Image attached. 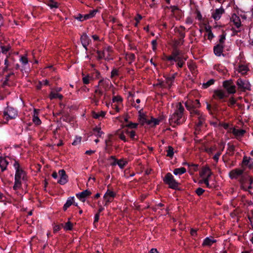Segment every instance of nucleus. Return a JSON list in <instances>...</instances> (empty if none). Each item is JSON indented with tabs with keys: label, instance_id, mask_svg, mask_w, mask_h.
Listing matches in <instances>:
<instances>
[{
	"label": "nucleus",
	"instance_id": "obj_1",
	"mask_svg": "<svg viewBox=\"0 0 253 253\" xmlns=\"http://www.w3.org/2000/svg\"><path fill=\"white\" fill-rule=\"evenodd\" d=\"M13 166L16 169L15 183L13 186V189L16 190L21 186V178H24L25 173L24 171L20 168V165L17 162L15 161Z\"/></svg>",
	"mask_w": 253,
	"mask_h": 253
},
{
	"label": "nucleus",
	"instance_id": "obj_2",
	"mask_svg": "<svg viewBox=\"0 0 253 253\" xmlns=\"http://www.w3.org/2000/svg\"><path fill=\"white\" fill-rule=\"evenodd\" d=\"M163 180L165 183L169 185V188L173 189L178 188V183L174 179L173 175L170 173H167Z\"/></svg>",
	"mask_w": 253,
	"mask_h": 253
},
{
	"label": "nucleus",
	"instance_id": "obj_3",
	"mask_svg": "<svg viewBox=\"0 0 253 253\" xmlns=\"http://www.w3.org/2000/svg\"><path fill=\"white\" fill-rule=\"evenodd\" d=\"M182 116L179 115L177 113H173L169 119V122L170 125L175 126V125H178L182 124L184 122V120L182 119Z\"/></svg>",
	"mask_w": 253,
	"mask_h": 253
},
{
	"label": "nucleus",
	"instance_id": "obj_4",
	"mask_svg": "<svg viewBox=\"0 0 253 253\" xmlns=\"http://www.w3.org/2000/svg\"><path fill=\"white\" fill-rule=\"evenodd\" d=\"M238 88L242 90H251V85L250 83L247 80H243L239 79L236 82Z\"/></svg>",
	"mask_w": 253,
	"mask_h": 253
},
{
	"label": "nucleus",
	"instance_id": "obj_5",
	"mask_svg": "<svg viewBox=\"0 0 253 253\" xmlns=\"http://www.w3.org/2000/svg\"><path fill=\"white\" fill-rule=\"evenodd\" d=\"M4 116L6 119H14L17 116V113L16 110L11 107H7L3 112Z\"/></svg>",
	"mask_w": 253,
	"mask_h": 253
},
{
	"label": "nucleus",
	"instance_id": "obj_6",
	"mask_svg": "<svg viewBox=\"0 0 253 253\" xmlns=\"http://www.w3.org/2000/svg\"><path fill=\"white\" fill-rule=\"evenodd\" d=\"M183 57L181 51L179 50L177 48H173L171 55L166 56V58L169 61H172V60L175 59V58Z\"/></svg>",
	"mask_w": 253,
	"mask_h": 253
},
{
	"label": "nucleus",
	"instance_id": "obj_7",
	"mask_svg": "<svg viewBox=\"0 0 253 253\" xmlns=\"http://www.w3.org/2000/svg\"><path fill=\"white\" fill-rule=\"evenodd\" d=\"M95 87V91H94L95 94L94 95L93 101L95 103V104L97 105L99 99L101 98V96L103 94V92L99 88V85H97Z\"/></svg>",
	"mask_w": 253,
	"mask_h": 253
},
{
	"label": "nucleus",
	"instance_id": "obj_8",
	"mask_svg": "<svg viewBox=\"0 0 253 253\" xmlns=\"http://www.w3.org/2000/svg\"><path fill=\"white\" fill-rule=\"evenodd\" d=\"M116 193L113 191L108 190L104 195V199L105 201V206H107L109 203L112 201L113 198L115 197Z\"/></svg>",
	"mask_w": 253,
	"mask_h": 253
},
{
	"label": "nucleus",
	"instance_id": "obj_9",
	"mask_svg": "<svg viewBox=\"0 0 253 253\" xmlns=\"http://www.w3.org/2000/svg\"><path fill=\"white\" fill-rule=\"evenodd\" d=\"M185 104L186 109L190 111L191 116L192 117H195L197 118L198 117H199V116H201V115H202V114L200 113V112L199 111L195 109V108L191 107V105L189 104L188 102H185Z\"/></svg>",
	"mask_w": 253,
	"mask_h": 253
},
{
	"label": "nucleus",
	"instance_id": "obj_10",
	"mask_svg": "<svg viewBox=\"0 0 253 253\" xmlns=\"http://www.w3.org/2000/svg\"><path fill=\"white\" fill-rule=\"evenodd\" d=\"M244 173V170L236 169L232 170L229 172V177L231 179H236L239 176H241Z\"/></svg>",
	"mask_w": 253,
	"mask_h": 253
},
{
	"label": "nucleus",
	"instance_id": "obj_11",
	"mask_svg": "<svg viewBox=\"0 0 253 253\" xmlns=\"http://www.w3.org/2000/svg\"><path fill=\"white\" fill-rule=\"evenodd\" d=\"M207 173H208V175L204 179V183L206 185L207 187L209 186V178L212 174V172L211 169L209 167H205L203 169L202 171V174L205 175Z\"/></svg>",
	"mask_w": 253,
	"mask_h": 253
},
{
	"label": "nucleus",
	"instance_id": "obj_12",
	"mask_svg": "<svg viewBox=\"0 0 253 253\" xmlns=\"http://www.w3.org/2000/svg\"><path fill=\"white\" fill-rule=\"evenodd\" d=\"M58 173L60 177L58 181V183L61 185L65 184L68 181V176L66 174L65 171L64 169H61L59 171Z\"/></svg>",
	"mask_w": 253,
	"mask_h": 253
},
{
	"label": "nucleus",
	"instance_id": "obj_13",
	"mask_svg": "<svg viewBox=\"0 0 253 253\" xmlns=\"http://www.w3.org/2000/svg\"><path fill=\"white\" fill-rule=\"evenodd\" d=\"M81 41L84 47L87 50V46L89 44L90 40L86 33H84L81 36Z\"/></svg>",
	"mask_w": 253,
	"mask_h": 253
},
{
	"label": "nucleus",
	"instance_id": "obj_14",
	"mask_svg": "<svg viewBox=\"0 0 253 253\" xmlns=\"http://www.w3.org/2000/svg\"><path fill=\"white\" fill-rule=\"evenodd\" d=\"M91 194V192L88 190H85L81 193L76 194V197L83 202H84L85 198L90 195Z\"/></svg>",
	"mask_w": 253,
	"mask_h": 253
},
{
	"label": "nucleus",
	"instance_id": "obj_15",
	"mask_svg": "<svg viewBox=\"0 0 253 253\" xmlns=\"http://www.w3.org/2000/svg\"><path fill=\"white\" fill-rule=\"evenodd\" d=\"M224 12V9L222 7L216 9L212 14V17L215 20H218L221 17V15Z\"/></svg>",
	"mask_w": 253,
	"mask_h": 253
},
{
	"label": "nucleus",
	"instance_id": "obj_16",
	"mask_svg": "<svg viewBox=\"0 0 253 253\" xmlns=\"http://www.w3.org/2000/svg\"><path fill=\"white\" fill-rule=\"evenodd\" d=\"M227 96L224 91L221 90H216L214 91L213 97L215 99H222Z\"/></svg>",
	"mask_w": 253,
	"mask_h": 253
},
{
	"label": "nucleus",
	"instance_id": "obj_17",
	"mask_svg": "<svg viewBox=\"0 0 253 253\" xmlns=\"http://www.w3.org/2000/svg\"><path fill=\"white\" fill-rule=\"evenodd\" d=\"M197 118L198 120V122L196 125L195 129L196 131H199L200 130L201 126H202L205 123V117L203 115L199 116Z\"/></svg>",
	"mask_w": 253,
	"mask_h": 253
},
{
	"label": "nucleus",
	"instance_id": "obj_18",
	"mask_svg": "<svg viewBox=\"0 0 253 253\" xmlns=\"http://www.w3.org/2000/svg\"><path fill=\"white\" fill-rule=\"evenodd\" d=\"M175 110L173 113L176 114V113L179 115L183 116V112L184 110V107L182 106L181 103H177L175 105Z\"/></svg>",
	"mask_w": 253,
	"mask_h": 253
},
{
	"label": "nucleus",
	"instance_id": "obj_19",
	"mask_svg": "<svg viewBox=\"0 0 253 253\" xmlns=\"http://www.w3.org/2000/svg\"><path fill=\"white\" fill-rule=\"evenodd\" d=\"M223 49V46L222 44H218L216 46L214 47L213 51L214 54L217 56H220L221 54Z\"/></svg>",
	"mask_w": 253,
	"mask_h": 253
},
{
	"label": "nucleus",
	"instance_id": "obj_20",
	"mask_svg": "<svg viewBox=\"0 0 253 253\" xmlns=\"http://www.w3.org/2000/svg\"><path fill=\"white\" fill-rule=\"evenodd\" d=\"M231 19L234 23L235 26L237 28H239L241 25V22L240 21V19L239 17H238L236 14H234L232 16Z\"/></svg>",
	"mask_w": 253,
	"mask_h": 253
},
{
	"label": "nucleus",
	"instance_id": "obj_21",
	"mask_svg": "<svg viewBox=\"0 0 253 253\" xmlns=\"http://www.w3.org/2000/svg\"><path fill=\"white\" fill-rule=\"evenodd\" d=\"M8 164V162L5 158L0 157V168L2 171L6 169Z\"/></svg>",
	"mask_w": 253,
	"mask_h": 253
},
{
	"label": "nucleus",
	"instance_id": "obj_22",
	"mask_svg": "<svg viewBox=\"0 0 253 253\" xmlns=\"http://www.w3.org/2000/svg\"><path fill=\"white\" fill-rule=\"evenodd\" d=\"M216 240L212 239L210 237L206 238L203 243L204 246H211L213 243H215Z\"/></svg>",
	"mask_w": 253,
	"mask_h": 253
},
{
	"label": "nucleus",
	"instance_id": "obj_23",
	"mask_svg": "<svg viewBox=\"0 0 253 253\" xmlns=\"http://www.w3.org/2000/svg\"><path fill=\"white\" fill-rule=\"evenodd\" d=\"M186 60V58H185L184 57H178L177 58H175L174 60H172V61H174L175 62H177V66L179 68H181L183 64H184V61Z\"/></svg>",
	"mask_w": 253,
	"mask_h": 253
},
{
	"label": "nucleus",
	"instance_id": "obj_24",
	"mask_svg": "<svg viewBox=\"0 0 253 253\" xmlns=\"http://www.w3.org/2000/svg\"><path fill=\"white\" fill-rule=\"evenodd\" d=\"M232 133L237 137L241 136L245 133L243 129H238L234 128L232 130Z\"/></svg>",
	"mask_w": 253,
	"mask_h": 253
},
{
	"label": "nucleus",
	"instance_id": "obj_25",
	"mask_svg": "<svg viewBox=\"0 0 253 253\" xmlns=\"http://www.w3.org/2000/svg\"><path fill=\"white\" fill-rule=\"evenodd\" d=\"M33 121L37 125H39L41 124V121L38 117V112L36 109H34Z\"/></svg>",
	"mask_w": 253,
	"mask_h": 253
},
{
	"label": "nucleus",
	"instance_id": "obj_26",
	"mask_svg": "<svg viewBox=\"0 0 253 253\" xmlns=\"http://www.w3.org/2000/svg\"><path fill=\"white\" fill-rule=\"evenodd\" d=\"M74 197H69L67 200L66 203L64 204L63 210L66 211L70 206L73 204Z\"/></svg>",
	"mask_w": 253,
	"mask_h": 253
},
{
	"label": "nucleus",
	"instance_id": "obj_27",
	"mask_svg": "<svg viewBox=\"0 0 253 253\" xmlns=\"http://www.w3.org/2000/svg\"><path fill=\"white\" fill-rule=\"evenodd\" d=\"M169 80H170L169 78L168 77L166 79V83H164V82H161V83H160V84L162 87H166L168 86L169 88H170L172 85V83H173V82Z\"/></svg>",
	"mask_w": 253,
	"mask_h": 253
},
{
	"label": "nucleus",
	"instance_id": "obj_28",
	"mask_svg": "<svg viewBox=\"0 0 253 253\" xmlns=\"http://www.w3.org/2000/svg\"><path fill=\"white\" fill-rule=\"evenodd\" d=\"M105 112L101 111L100 113L92 112V116L95 119H99L100 117L103 118L105 115Z\"/></svg>",
	"mask_w": 253,
	"mask_h": 253
},
{
	"label": "nucleus",
	"instance_id": "obj_29",
	"mask_svg": "<svg viewBox=\"0 0 253 253\" xmlns=\"http://www.w3.org/2000/svg\"><path fill=\"white\" fill-rule=\"evenodd\" d=\"M186 172V169L183 168L175 169L173 170V173L175 175L182 174Z\"/></svg>",
	"mask_w": 253,
	"mask_h": 253
},
{
	"label": "nucleus",
	"instance_id": "obj_30",
	"mask_svg": "<svg viewBox=\"0 0 253 253\" xmlns=\"http://www.w3.org/2000/svg\"><path fill=\"white\" fill-rule=\"evenodd\" d=\"M161 120H162V119H157L152 118L151 120L148 121L147 124L151 125L153 123V126H156V125H157L159 124Z\"/></svg>",
	"mask_w": 253,
	"mask_h": 253
},
{
	"label": "nucleus",
	"instance_id": "obj_31",
	"mask_svg": "<svg viewBox=\"0 0 253 253\" xmlns=\"http://www.w3.org/2000/svg\"><path fill=\"white\" fill-rule=\"evenodd\" d=\"M248 175L247 174V175H242L241 176V178H240V183H241L242 184V188L246 190H247V189L245 188L244 184L246 181V180L247 179V178H248Z\"/></svg>",
	"mask_w": 253,
	"mask_h": 253
},
{
	"label": "nucleus",
	"instance_id": "obj_32",
	"mask_svg": "<svg viewBox=\"0 0 253 253\" xmlns=\"http://www.w3.org/2000/svg\"><path fill=\"white\" fill-rule=\"evenodd\" d=\"M103 51H105L106 52V60H110L111 59H112L111 58H110V56H111V48L110 47L108 46L107 47V48H105Z\"/></svg>",
	"mask_w": 253,
	"mask_h": 253
},
{
	"label": "nucleus",
	"instance_id": "obj_33",
	"mask_svg": "<svg viewBox=\"0 0 253 253\" xmlns=\"http://www.w3.org/2000/svg\"><path fill=\"white\" fill-rule=\"evenodd\" d=\"M187 102L189 103V104L191 105V107L193 108H198L200 107V104L199 100H195L194 101H187Z\"/></svg>",
	"mask_w": 253,
	"mask_h": 253
},
{
	"label": "nucleus",
	"instance_id": "obj_34",
	"mask_svg": "<svg viewBox=\"0 0 253 253\" xmlns=\"http://www.w3.org/2000/svg\"><path fill=\"white\" fill-rule=\"evenodd\" d=\"M49 97L50 99H53L56 98H58L60 99H62L63 98V96L61 94L51 92L50 94Z\"/></svg>",
	"mask_w": 253,
	"mask_h": 253
},
{
	"label": "nucleus",
	"instance_id": "obj_35",
	"mask_svg": "<svg viewBox=\"0 0 253 253\" xmlns=\"http://www.w3.org/2000/svg\"><path fill=\"white\" fill-rule=\"evenodd\" d=\"M167 156L172 158L174 154L173 148L171 146H168V149L167 150Z\"/></svg>",
	"mask_w": 253,
	"mask_h": 253
},
{
	"label": "nucleus",
	"instance_id": "obj_36",
	"mask_svg": "<svg viewBox=\"0 0 253 253\" xmlns=\"http://www.w3.org/2000/svg\"><path fill=\"white\" fill-rule=\"evenodd\" d=\"M97 53L98 54V59L99 60L102 59H105L106 60V52L105 51H100L99 50L97 51Z\"/></svg>",
	"mask_w": 253,
	"mask_h": 253
},
{
	"label": "nucleus",
	"instance_id": "obj_37",
	"mask_svg": "<svg viewBox=\"0 0 253 253\" xmlns=\"http://www.w3.org/2000/svg\"><path fill=\"white\" fill-rule=\"evenodd\" d=\"M214 83V80L213 79H211L206 83H204L203 84V86L204 88H206L209 87L211 84H213Z\"/></svg>",
	"mask_w": 253,
	"mask_h": 253
},
{
	"label": "nucleus",
	"instance_id": "obj_38",
	"mask_svg": "<svg viewBox=\"0 0 253 253\" xmlns=\"http://www.w3.org/2000/svg\"><path fill=\"white\" fill-rule=\"evenodd\" d=\"M233 84V82L231 80L225 81L223 83V87L227 89L230 85Z\"/></svg>",
	"mask_w": 253,
	"mask_h": 253
},
{
	"label": "nucleus",
	"instance_id": "obj_39",
	"mask_svg": "<svg viewBox=\"0 0 253 253\" xmlns=\"http://www.w3.org/2000/svg\"><path fill=\"white\" fill-rule=\"evenodd\" d=\"M61 225L66 230H71L72 229V223L70 221L66 222L64 226L63 224H61Z\"/></svg>",
	"mask_w": 253,
	"mask_h": 253
},
{
	"label": "nucleus",
	"instance_id": "obj_40",
	"mask_svg": "<svg viewBox=\"0 0 253 253\" xmlns=\"http://www.w3.org/2000/svg\"><path fill=\"white\" fill-rule=\"evenodd\" d=\"M247 70V67L245 66L242 65L239 67L238 71L242 74H244L245 73H246Z\"/></svg>",
	"mask_w": 253,
	"mask_h": 253
},
{
	"label": "nucleus",
	"instance_id": "obj_41",
	"mask_svg": "<svg viewBox=\"0 0 253 253\" xmlns=\"http://www.w3.org/2000/svg\"><path fill=\"white\" fill-rule=\"evenodd\" d=\"M139 122L142 124L144 125V123H147L148 120H147V119L145 118V116L142 115H140L139 118Z\"/></svg>",
	"mask_w": 253,
	"mask_h": 253
},
{
	"label": "nucleus",
	"instance_id": "obj_42",
	"mask_svg": "<svg viewBox=\"0 0 253 253\" xmlns=\"http://www.w3.org/2000/svg\"><path fill=\"white\" fill-rule=\"evenodd\" d=\"M126 164V162L124 160H120L117 161V164L121 169L124 168Z\"/></svg>",
	"mask_w": 253,
	"mask_h": 253
},
{
	"label": "nucleus",
	"instance_id": "obj_43",
	"mask_svg": "<svg viewBox=\"0 0 253 253\" xmlns=\"http://www.w3.org/2000/svg\"><path fill=\"white\" fill-rule=\"evenodd\" d=\"M229 93H234L236 92L235 86L233 84L230 85L227 89Z\"/></svg>",
	"mask_w": 253,
	"mask_h": 253
},
{
	"label": "nucleus",
	"instance_id": "obj_44",
	"mask_svg": "<svg viewBox=\"0 0 253 253\" xmlns=\"http://www.w3.org/2000/svg\"><path fill=\"white\" fill-rule=\"evenodd\" d=\"M178 32H179V39L180 40V41H181V44H183V42H184V38L185 37V33L180 31V30H178Z\"/></svg>",
	"mask_w": 253,
	"mask_h": 253
},
{
	"label": "nucleus",
	"instance_id": "obj_45",
	"mask_svg": "<svg viewBox=\"0 0 253 253\" xmlns=\"http://www.w3.org/2000/svg\"><path fill=\"white\" fill-rule=\"evenodd\" d=\"M181 41H180V39L178 40H175L173 42V48H177L178 46L182 45Z\"/></svg>",
	"mask_w": 253,
	"mask_h": 253
},
{
	"label": "nucleus",
	"instance_id": "obj_46",
	"mask_svg": "<svg viewBox=\"0 0 253 253\" xmlns=\"http://www.w3.org/2000/svg\"><path fill=\"white\" fill-rule=\"evenodd\" d=\"M93 131L97 132V136L98 137H101V135L103 134V132L101 131V128L100 127H95L93 128Z\"/></svg>",
	"mask_w": 253,
	"mask_h": 253
},
{
	"label": "nucleus",
	"instance_id": "obj_47",
	"mask_svg": "<svg viewBox=\"0 0 253 253\" xmlns=\"http://www.w3.org/2000/svg\"><path fill=\"white\" fill-rule=\"evenodd\" d=\"M126 132L129 136V137L132 139H134L135 133V131L133 130L129 131L126 130Z\"/></svg>",
	"mask_w": 253,
	"mask_h": 253
},
{
	"label": "nucleus",
	"instance_id": "obj_48",
	"mask_svg": "<svg viewBox=\"0 0 253 253\" xmlns=\"http://www.w3.org/2000/svg\"><path fill=\"white\" fill-rule=\"evenodd\" d=\"M82 137L81 136L76 137L75 140L72 143V145H77L79 144L81 141Z\"/></svg>",
	"mask_w": 253,
	"mask_h": 253
},
{
	"label": "nucleus",
	"instance_id": "obj_49",
	"mask_svg": "<svg viewBox=\"0 0 253 253\" xmlns=\"http://www.w3.org/2000/svg\"><path fill=\"white\" fill-rule=\"evenodd\" d=\"M195 192L198 196H201L205 192V190L202 188L199 187L196 190Z\"/></svg>",
	"mask_w": 253,
	"mask_h": 253
},
{
	"label": "nucleus",
	"instance_id": "obj_50",
	"mask_svg": "<svg viewBox=\"0 0 253 253\" xmlns=\"http://www.w3.org/2000/svg\"><path fill=\"white\" fill-rule=\"evenodd\" d=\"M137 125L138 124L136 123H130L128 124H127V125H126V126L129 128H136L137 126Z\"/></svg>",
	"mask_w": 253,
	"mask_h": 253
},
{
	"label": "nucleus",
	"instance_id": "obj_51",
	"mask_svg": "<svg viewBox=\"0 0 253 253\" xmlns=\"http://www.w3.org/2000/svg\"><path fill=\"white\" fill-rule=\"evenodd\" d=\"M13 75V73H10L6 76L5 79L3 82V85H6L7 84V82L9 81V78Z\"/></svg>",
	"mask_w": 253,
	"mask_h": 253
},
{
	"label": "nucleus",
	"instance_id": "obj_52",
	"mask_svg": "<svg viewBox=\"0 0 253 253\" xmlns=\"http://www.w3.org/2000/svg\"><path fill=\"white\" fill-rule=\"evenodd\" d=\"M122 101V98L119 96H114L113 98V102H121Z\"/></svg>",
	"mask_w": 253,
	"mask_h": 253
},
{
	"label": "nucleus",
	"instance_id": "obj_53",
	"mask_svg": "<svg viewBox=\"0 0 253 253\" xmlns=\"http://www.w3.org/2000/svg\"><path fill=\"white\" fill-rule=\"evenodd\" d=\"M89 78L90 77L88 76L84 77L83 78V83L84 84H88L89 82Z\"/></svg>",
	"mask_w": 253,
	"mask_h": 253
},
{
	"label": "nucleus",
	"instance_id": "obj_54",
	"mask_svg": "<svg viewBox=\"0 0 253 253\" xmlns=\"http://www.w3.org/2000/svg\"><path fill=\"white\" fill-rule=\"evenodd\" d=\"M225 40V34L223 33L220 36V39H219L220 43L219 44H222V43L224 42Z\"/></svg>",
	"mask_w": 253,
	"mask_h": 253
},
{
	"label": "nucleus",
	"instance_id": "obj_55",
	"mask_svg": "<svg viewBox=\"0 0 253 253\" xmlns=\"http://www.w3.org/2000/svg\"><path fill=\"white\" fill-rule=\"evenodd\" d=\"M49 5L51 8H57L58 7V3L56 2L51 1L49 4Z\"/></svg>",
	"mask_w": 253,
	"mask_h": 253
},
{
	"label": "nucleus",
	"instance_id": "obj_56",
	"mask_svg": "<svg viewBox=\"0 0 253 253\" xmlns=\"http://www.w3.org/2000/svg\"><path fill=\"white\" fill-rule=\"evenodd\" d=\"M97 12V10L94 9L91 11L89 14L90 17L91 18L93 17Z\"/></svg>",
	"mask_w": 253,
	"mask_h": 253
},
{
	"label": "nucleus",
	"instance_id": "obj_57",
	"mask_svg": "<svg viewBox=\"0 0 253 253\" xmlns=\"http://www.w3.org/2000/svg\"><path fill=\"white\" fill-rule=\"evenodd\" d=\"M206 30L207 31L209 32V33H208V39L209 40H211L213 38V34L212 33L211 31L209 29H206Z\"/></svg>",
	"mask_w": 253,
	"mask_h": 253
},
{
	"label": "nucleus",
	"instance_id": "obj_58",
	"mask_svg": "<svg viewBox=\"0 0 253 253\" xmlns=\"http://www.w3.org/2000/svg\"><path fill=\"white\" fill-rule=\"evenodd\" d=\"M20 61L24 64H27L28 62L27 58L25 56L21 57V58L20 59Z\"/></svg>",
	"mask_w": 253,
	"mask_h": 253
},
{
	"label": "nucleus",
	"instance_id": "obj_59",
	"mask_svg": "<svg viewBox=\"0 0 253 253\" xmlns=\"http://www.w3.org/2000/svg\"><path fill=\"white\" fill-rule=\"evenodd\" d=\"M221 153V152H217L213 157V159L216 161V162L218 161L219 159V157L220 156Z\"/></svg>",
	"mask_w": 253,
	"mask_h": 253
},
{
	"label": "nucleus",
	"instance_id": "obj_60",
	"mask_svg": "<svg viewBox=\"0 0 253 253\" xmlns=\"http://www.w3.org/2000/svg\"><path fill=\"white\" fill-rule=\"evenodd\" d=\"M236 101L233 98H231L229 99V106H232L234 104H235L236 103Z\"/></svg>",
	"mask_w": 253,
	"mask_h": 253
},
{
	"label": "nucleus",
	"instance_id": "obj_61",
	"mask_svg": "<svg viewBox=\"0 0 253 253\" xmlns=\"http://www.w3.org/2000/svg\"><path fill=\"white\" fill-rule=\"evenodd\" d=\"M9 47L2 46L1 47V51L2 53H5L9 50Z\"/></svg>",
	"mask_w": 253,
	"mask_h": 253
},
{
	"label": "nucleus",
	"instance_id": "obj_62",
	"mask_svg": "<svg viewBox=\"0 0 253 253\" xmlns=\"http://www.w3.org/2000/svg\"><path fill=\"white\" fill-rule=\"evenodd\" d=\"M75 18L79 20L80 21H84V16L82 15L81 14H79L77 17H76Z\"/></svg>",
	"mask_w": 253,
	"mask_h": 253
},
{
	"label": "nucleus",
	"instance_id": "obj_63",
	"mask_svg": "<svg viewBox=\"0 0 253 253\" xmlns=\"http://www.w3.org/2000/svg\"><path fill=\"white\" fill-rule=\"evenodd\" d=\"M118 75V70L116 69H114L111 72V77H113Z\"/></svg>",
	"mask_w": 253,
	"mask_h": 253
},
{
	"label": "nucleus",
	"instance_id": "obj_64",
	"mask_svg": "<svg viewBox=\"0 0 253 253\" xmlns=\"http://www.w3.org/2000/svg\"><path fill=\"white\" fill-rule=\"evenodd\" d=\"M249 162V160L247 159V157H244L243 160V164L245 165H247Z\"/></svg>",
	"mask_w": 253,
	"mask_h": 253
}]
</instances>
